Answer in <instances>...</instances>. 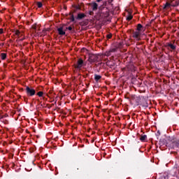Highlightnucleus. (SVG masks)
Segmentation results:
<instances>
[{"instance_id": "9", "label": "nucleus", "mask_w": 179, "mask_h": 179, "mask_svg": "<svg viewBox=\"0 0 179 179\" xmlns=\"http://www.w3.org/2000/svg\"><path fill=\"white\" fill-rule=\"evenodd\" d=\"M94 79L96 80V82H99V80H100L101 79V76H99L97 74L94 75Z\"/></svg>"}, {"instance_id": "22", "label": "nucleus", "mask_w": 179, "mask_h": 179, "mask_svg": "<svg viewBox=\"0 0 179 179\" xmlns=\"http://www.w3.org/2000/svg\"><path fill=\"white\" fill-rule=\"evenodd\" d=\"M107 37H108V38H111L112 36H111V34H108V35H107Z\"/></svg>"}, {"instance_id": "11", "label": "nucleus", "mask_w": 179, "mask_h": 179, "mask_svg": "<svg viewBox=\"0 0 179 179\" xmlns=\"http://www.w3.org/2000/svg\"><path fill=\"white\" fill-rule=\"evenodd\" d=\"M142 29H143V27L142 26V24H138L137 25V31H142Z\"/></svg>"}, {"instance_id": "7", "label": "nucleus", "mask_w": 179, "mask_h": 179, "mask_svg": "<svg viewBox=\"0 0 179 179\" xmlns=\"http://www.w3.org/2000/svg\"><path fill=\"white\" fill-rule=\"evenodd\" d=\"M90 6L92 8V10H97V8L99 7V5L96 4V3H90Z\"/></svg>"}, {"instance_id": "25", "label": "nucleus", "mask_w": 179, "mask_h": 179, "mask_svg": "<svg viewBox=\"0 0 179 179\" xmlns=\"http://www.w3.org/2000/svg\"><path fill=\"white\" fill-rule=\"evenodd\" d=\"M106 55H110V52L106 53Z\"/></svg>"}, {"instance_id": "5", "label": "nucleus", "mask_w": 179, "mask_h": 179, "mask_svg": "<svg viewBox=\"0 0 179 179\" xmlns=\"http://www.w3.org/2000/svg\"><path fill=\"white\" fill-rule=\"evenodd\" d=\"M57 31L60 36H65L66 34L65 31H64V28L62 27L58 28Z\"/></svg>"}, {"instance_id": "13", "label": "nucleus", "mask_w": 179, "mask_h": 179, "mask_svg": "<svg viewBox=\"0 0 179 179\" xmlns=\"http://www.w3.org/2000/svg\"><path fill=\"white\" fill-rule=\"evenodd\" d=\"M148 138V136L146 135H143V136H141L140 140L143 142L145 141H146V138Z\"/></svg>"}, {"instance_id": "18", "label": "nucleus", "mask_w": 179, "mask_h": 179, "mask_svg": "<svg viewBox=\"0 0 179 179\" xmlns=\"http://www.w3.org/2000/svg\"><path fill=\"white\" fill-rule=\"evenodd\" d=\"M37 6H38V8H42V7H43V3H41V2H38V3H37Z\"/></svg>"}, {"instance_id": "16", "label": "nucleus", "mask_w": 179, "mask_h": 179, "mask_svg": "<svg viewBox=\"0 0 179 179\" xmlns=\"http://www.w3.org/2000/svg\"><path fill=\"white\" fill-rule=\"evenodd\" d=\"M132 15L129 14L128 16L127 17V20H132Z\"/></svg>"}, {"instance_id": "12", "label": "nucleus", "mask_w": 179, "mask_h": 179, "mask_svg": "<svg viewBox=\"0 0 179 179\" xmlns=\"http://www.w3.org/2000/svg\"><path fill=\"white\" fill-rule=\"evenodd\" d=\"M85 15L84 13H79L78 15V19H83V17H85Z\"/></svg>"}, {"instance_id": "19", "label": "nucleus", "mask_w": 179, "mask_h": 179, "mask_svg": "<svg viewBox=\"0 0 179 179\" xmlns=\"http://www.w3.org/2000/svg\"><path fill=\"white\" fill-rule=\"evenodd\" d=\"M176 176L179 178V169L176 172Z\"/></svg>"}, {"instance_id": "4", "label": "nucleus", "mask_w": 179, "mask_h": 179, "mask_svg": "<svg viewBox=\"0 0 179 179\" xmlns=\"http://www.w3.org/2000/svg\"><path fill=\"white\" fill-rule=\"evenodd\" d=\"M134 38L136 39L138 41L141 40V32L138 31H136L133 32Z\"/></svg>"}, {"instance_id": "24", "label": "nucleus", "mask_w": 179, "mask_h": 179, "mask_svg": "<svg viewBox=\"0 0 179 179\" xmlns=\"http://www.w3.org/2000/svg\"><path fill=\"white\" fill-rule=\"evenodd\" d=\"M96 2H101V0H96Z\"/></svg>"}, {"instance_id": "1", "label": "nucleus", "mask_w": 179, "mask_h": 179, "mask_svg": "<svg viewBox=\"0 0 179 179\" xmlns=\"http://www.w3.org/2000/svg\"><path fill=\"white\" fill-rule=\"evenodd\" d=\"M25 90L27 96H29L31 97L36 94V90H34L31 87H27Z\"/></svg>"}, {"instance_id": "23", "label": "nucleus", "mask_w": 179, "mask_h": 179, "mask_svg": "<svg viewBox=\"0 0 179 179\" xmlns=\"http://www.w3.org/2000/svg\"><path fill=\"white\" fill-rule=\"evenodd\" d=\"M68 30H69V31L72 30V27H69Z\"/></svg>"}, {"instance_id": "17", "label": "nucleus", "mask_w": 179, "mask_h": 179, "mask_svg": "<svg viewBox=\"0 0 179 179\" xmlns=\"http://www.w3.org/2000/svg\"><path fill=\"white\" fill-rule=\"evenodd\" d=\"M43 94H44L43 92H38L37 93V96H38L39 97H43Z\"/></svg>"}, {"instance_id": "2", "label": "nucleus", "mask_w": 179, "mask_h": 179, "mask_svg": "<svg viewBox=\"0 0 179 179\" xmlns=\"http://www.w3.org/2000/svg\"><path fill=\"white\" fill-rule=\"evenodd\" d=\"M88 61L89 62H90V64H93V62H99V56L91 55L89 57Z\"/></svg>"}, {"instance_id": "20", "label": "nucleus", "mask_w": 179, "mask_h": 179, "mask_svg": "<svg viewBox=\"0 0 179 179\" xmlns=\"http://www.w3.org/2000/svg\"><path fill=\"white\" fill-rule=\"evenodd\" d=\"M3 29H0V34H3Z\"/></svg>"}, {"instance_id": "6", "label": "nucleus", "mask_w": 179, "mask_h": 179, "mask_svg": "<svg viewBox=\"0 0 179 179\" xmlns=\"http://www.w3.org/2000/svg\"><path fill=\"white\" fill-rule=\"evenodd\" d=\"M177 5H178V3H177L176 5H175L173 3H166L164 6V9H167L169 8H171V6H177Z\"/></svg>"}, {"instance_id": "15", "label": "nucleus", "mask_w": 179, "mask_h": 179, "mask_svg": "<svg viewBox=\"0 0 179 179\" xmlns=\"http://www.w3.org/2000/svg\"><path fill=\"white\" fill-rule=\"evenodd\" d=\"M173 145H174L175 148H179V140L176 142H174Z\"/></svg>"}, {"instance_id": "21", "label": "nucleus", "mask_w": 179, "mask_h": 179, "mask_svg": "<svg viewBox=\"0 0 179 179\" xmlns=\"http://www.w3.org/2000/svg\"><path fill=\"white\" fill-rule=\"evenodd\" d=\"M93 13H94L93 11H90L89 12V15H90L91 16L93 15Z\"/></svg>"}, {"instance_id": "8", "label": "nucleus", "mask_w": 179, "mask_h": 179, "mask_svg": "<svg viewBox=\"0 0 179 179\" xmlns=\"http://www.w3.org/2000/svg\"><path fill=\"white\" fill-rule=\"evenodd\" d=\"M167 47H169L171 50H175L176 45H173V43H167Z\"/></svg>"}, {"instance_id": "14", "label": "nucleus", "mask_w": 179, "mask_h": 179, "mask_svg": "<svg viewBox=\"0 0 179 179\" xmlns=\"http://www.w3.org/2000/svg\"><path fill=\"white\" fill-rule=\"evenodd\" d=\"M1 59H6V53H1Z\"/></svg>"}, {"instance_id": "3", "label": "nucleus", "mask_w": 179, "mask_h": 179, "mask_svg": "<svg viewBox=\"0 0 179 179\" xmlns=\"http://www.w3.org/2000/svg\"><path fill=\"white\" fill-rule=\"evenodd\" d=\"M82 66H83V59H79L75 65V68L76 69H81Z\"/></svg>"}, {"instance_id": "10", "label": "nucleus", "mask_w": 179, "mask_h": 179, "mask_svg": "<svg viewBox=\"0 0 179 179\" xmlns=\"http://www.w3.org/2000/svg\"><path fill=\"white\" fill-rule=\"evenodd\" d=\"M15 35L17 36V37H22V36H23V33L20 32L19 30H16Z\"/></svg>"}]
</instances>
